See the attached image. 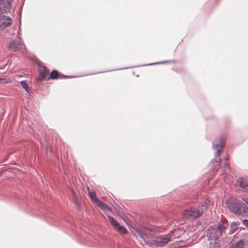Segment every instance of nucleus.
<instances>
[{"label": "nucleus", "instance_id": "f257e3e1", "mask_svg": "<svg viewBox=\"0 0 248 248\" xmlns=\"http://www.w3.org/2000/svg\"><path fill=\"white\" fill-rule=\"evenodd\" d=\"M213 148L216 150L215 158L213 159L209 163L211 170L214 172H217L220 168L221 161L219 157L220 153L223 148V141L221 137H218L213 142Z\"/></svg>", "mask_w": 248, "mask_h": 248}, {"label": "nucleus", "instance_id": "f03ea898", "mask_svg": "<svg viewBox=\"0 0 248 248\" xmlns=\"http://www.w3.org/2000/svg\"><path fill=\"white\" fill-rule=\"evenodd\" d=\"M226 227L227 225L224 223L209 226L207 232L208 239L210 240L219 241V238Z\"/></svg>", "mask_w": 248, "mask_h": 248}, {"label": "nucleus", "instance_id": "7ed1b4c3", "mask_svg": "<svg viewBox=\"0 0 248 248\" xmlns=\"http://www.w3.org/2000/svg\"><path fill=\"white\" fill-rule=\"evenodd\" d=\"M227 207L236 215L241 214V208L244 202L236 199H231L227 202Z\"/></svg>", "mask_w": 248, "mask_h": 248}, {"label": "nucleus", "instance_id": "20e7f679", "mask_svg": "<svg viewBox=\"0 0 248 248\" xmlns=\"http://www.w3.org/2000/svg\"><path fill=\"white\" fill-rule=\"evenodd\" d=\"M206 210V205L199 206L197 208L192 207L186 210L187 217L191 218H196L202 215L203 211Z\"/></svg>", "mask_w": 248, "mask_h": 248}, {"label": "nucleus", "instance_id": "39448f33", "mask_svg": "<svg viewBox=\"0 0 248 248\" xmlns=\"http://www.w3.org/2000/svg\"><path fill=\"white\" fill-rule=\"evenodd\" d=\"M170 237L168 235L161 236L157 237L155 240L151 241L149 243V246L151 247H162L166 245L170 241Z\"/></svg>", "mask_w": 248, "mask_h": 248}, {"label": "nucleus", "instance_id": "423d86ee", "mask_svg": "<svg viewBox=\"0 0 248 248\" xmlns=\"http://www.w3.org/2000/svg\"><path fill=\"white\" fill-rule=\"evenodd\" d=\"M25 48V45L20 41L11 40L8 45V49L13 51H22Z\"/></svg>", "mask_w": 248, "mask_h": 248}, {"label": "nucleus", "instance_id": "0eeeda50", "mask_svg": "<svg viewBox=\"0 0 248 248\" xmlns=\"http://www.w3.org/2000/svg\"><path fill=\"white\" fill-rule=\"evenodd\" d=\"M137 234L138 236L143 240L146 245L149 246V243L151 241L149 239V235L150 234V231L145 228L141 229L140 230L137 231Z\"/></svg>", "mask_w": 248, "mask_h": 248}, {"label": "nucleus", "instance_id": "6e6552de", "mask_svg": "<svg viewBox=\"0 0 248 248\" xmlns=\"http://www.w3.org/2000/svg\"><path fill=\"white\" fill-rule=\"evenodd\" d=\"M35 63L39 67V76L37 78V80L39 81H42L45 79L47 77L48 73V70L46 69V66L41 65V62L39 60H36L35 61Z\"/></svg>", "mask_w": 248, "mask_h": 248}, {"label": "nucleus", "instance_id": "1a4fd4ad", "mask_svg": "<svg viewBox=\"0 0 248 248\" xmlns=\"http://www.w3.org/2000/svg\"><path fill=\"white\" fill-rule=\"evenodd\" d=\"M12 0H0V14L9 12L11 8Z\"/></svg>", "mask_w": 248, "mask_h": 248}, {"label": "nucleus", "instance_id": "9d476101", "mask_svg": "<svg viewBox=\"0 0 248 248\" xmlns=\"http://www.w3.org/2000/svg\"><path fill=\"white\" fill-rule=\"evenodd\" d=\"M12 19L9 16L0 15V29L3 30L12 24Z\"/></svg>", "mask_w": 248, "mask_h": 248}, {"label": "nucleus", "instance_id": "9b49d317", "mask_svg": "<svg viewBox=\"0 0 248 248\" xmlns=\"http://www.w3.org/2000/svg\"><path fill=\"white\" fill-rule=\"evenodd\" d=\"M98 207H99L101 210L106 211H109L110 212H112V209L108 206L107 204L104 203L102 201H99V202L96 204Z\"/></svg>", "mask_w": 248, "mask_h": 248}, {"label": "nucleus", "instance_id": "f8f14e48", "mask_svg": "<svg viewBox=\"0 0 248 248\" xmlns=\"http://www.w3.org/2000/svg\"><path fill=\"white\" fill-rule=\"evenodd\" d=\"M239 186L242 188L247 190L248 189V181L244 180L243 178H239L237 180Z\"/></svg>", "mask_w": 248, "mask_h": 248}, {"label": "nucleus", "instance_id": "ddd939ff", "mask_svg": "<svg viewBox=\"0 0 248 248\" xmlns=\"http://www.w3.org/2000/svg\"><path fill=\"white\" fill-rule=\"evenodd\" d=\"M244 245L245 240L244 239H241L236 243H232L229 248H243Z\"/></svg>", "mask_w": 248, "mask_h": 248}, {"label": "nucleus", "instance_id": "4468645a", "mask_svg": "<svg viewBox=\"0 0 248 248\" xmlns=\"http://www.w3.org/2000/svg\"><path fill=\"white\" fill-rule=\"evenodd\" d=\"M239 225V222H233L231 225L229 233L232 234L234 233V232L238 229Z\"/></svg>", "mask_w": 248, "mask_h": 248}, {"label": "nucleus", "instance_id": "2eb2a0df", "mask_svg": "<svg viewBox=\"0 0 248 248\" xmlns=\"http://www.w3.org/2000/svg\"><path fill=\"white\" fill-rule=\"evenodd\" d=\"M88 195L92 202L95 204H96L100 201V200L96 197L95 193L94 192H89Z\"/></svg>", "mask_w": 248, "mask_h": 248}, {"label": "nucleus", "instance_id": "dca6fc26", "mask_svg": "<svg viewBox=\"0 0 248 248\" xmlns=\"http://www.w3.org/2000/svg\"><path fill=\"white\" fill-rule=\"evenodd\" d=\"M60 76L59 73L56 70H53L51 72L49 76L48 77L47 79H57L59 78V76Z\"/></svg>", "mask_w": 248, "mask_h": 248}, {"label": "nucleus", "instance_id": "f3484780", "mask_svg": "<svg viewBox=\"0 0 248 248\" xmlns=\"http://www.w3.org/2000/svg\"><path fill=\"white\" fill-rule=\"evenodd\" d=\"M219 241L212 240L210 242L207 248H219Z\"/></svg>", "mask_w": 248, "mask_h": 248}, {"label": "nucleus", "instance_id": "a211bd4d", "mask_svg": "<svg viewBox=\"0 0 248 248\" xmlns=\"http://www.w3.org/2000/svg\"><path fill=\"white\" fill-rule=\"evenodd\" d=\"M108 218L109 222L114 228L118 226L119 223L116 219H115L114 218H113V217L109 215L108 216Z\"/></svg>", "mask_w": 248, "mask_h": 248}, {"label": "nucleus", "instance_id": "6ab92c4d", "mask_svg": "<svg viewBox=\"0 0 248 248\" xmlns=\"http://www.w3.org/2000/svg\"><path fill=\"white\" fill-rule=\"evenodd\" d=\"M115 228L117 229L118 231L120 233L126 234L127 232V229L125 227L120 226L119 224H118Z\"/></svg>", "mask_w": 248, "mask_h": 248}, {"label": "nucleus", "instance_id": "aec40b11", "mask_svg": "<svg viewBox=\"0 0 248 248\" xmlns=\"http://www.w3.org/2000/svg\"><path fill=\"white\" fill-rule=\"evenodd\" d=\"M20 84L22 86V87L24 89L26 92H29V90L30 89L28 84L26 82V81L24 80H22L20 81Z\"/></svg>", "mask_w": 248, "mask_h": 248}, {"label": "nucleus", "instance_id": "412c9836", "mask_svg": "<svg viewBox=\"0 0 248 248\" xmlns=\"http://www.w3.org/2000/svg\"><path fill=\"white\" fill-rule=\"evenodd\" d=\"M224 159H226V161L224 162V171L225 172H227L230 170V167L229 163L227 161L228 158V157H224Z\"/></svg>", "mask_w": 248, "mask_h": 248}, {"label": "nucleus", "instance_id": "4be33fe9", "mask_svg": "<svg viewBox=\"0 0 248 248\" xmlns=\"http://www.w3.org/2000/svg\"><path fill=\"white\" fill-rule=\"evenodd\" d=\"M242 213L246 216H248V207L244 203V206H242L241 208V213Z\"/></svg>", "mask_w": 248, "mask_h": 248}, {"label": "nucleus", "instance_id": "5701e85b", "mask_svg": "<svg viewBox=\"0 0 248 248\" xmlns=\"http://www.w3.org/2000/svg\"><path fill=\"white\" fill-rule=\"evenodd\" d=\"M170 61H162L155 63H149V64H143L141 66H145V65H154V64H163V63H167L170 62Z\"/></svg>", "mask_w": 248, "mask_h": 248}, {"label": "nucleus", "instance_id": "b1692460", "mask_svg": "<svg viewBox=\"0 0 248 248\" xmlns=\"http://www.w3.org/2000/svg\"><path fill=\"white\" fill-rule=\"evenodd\" d=\"M210 201L207 199L204 202V203H203L202 204V205H206V209L207 208V207L208 206V205H209L210 204Z\"/></svg>", "mask_w": 248, "mask_h": 248}, {"label": "nucleus", "instance_id": "393cba45", "mask_svg": "<svg viewBox=\"0 0 248 248\" xmlns=\"http://www.w3.org/2000/svg\"><path fill=\"white\" fill-rule=\"evenodd\" d=\"M243 224L247 227H248V220L244 219L243 220Z\"/></svg>", "mask_w": 248, "mask_h": 248}, {"label": "nucleus", "instance_id": "a878e982", "mask_svg": "<svg viewBox=\"0 0 248 248\" xmlns=\"http://www.w3.org/2000/svg\"><path fill=\"white\" fill-rule=\"evenodd\" d=\"M138 66H131V67H127L119 68V69H117V70H122V69H128V68H130L136 67H138Z\"/></svg>", "mask_w": 248, "mask_h": 248}, {"label": "nucleus", "instance_id": "bb28decb", "mask_svg": "<svg viewBox=\"0 0 248 248\" xmlns=\"http://www.w3.org/2000/svg\"><path fill=\"white\" fill-rule=\"evenodd\" d=\"M67 77H68L67 76H65L64 75H60V76H59V78H66Z\"/></svg>", "mask_w": 248, "mask_h": 248}, {"label": "nucleus", "instance_id": "cd10ccee", "mask_svg": "<svg viewBox=\"0 0 248 248\" xmlns=\"http://www.w3.org/2000/svg\"><path fill=\"white\" fill-rule=\"evenodd\" d=\"M243 200L245 202L248 204V197L246 198H243Z\"/></svg>", "mask_w": 248, "mask_h": 248}, {"label": "nucleus", "instance_id": "c85d7f7f", "mask_svg": "<svg viewBox=\"0 0 248 248\" xmlns=\"http://www.w3.org/2000/svg\"><path fill=\"white\" fill-rule=\"evenodd\" d=\"M113 70H108V71H112ZM105 72H108V71H106Z\"/></svg>", "mask_w": 248, "mask_h": 248}, {"label": "nucleus", "instance_id": "c756f323", "mask_svg": "<svg viewBox=\"0 0 248 248\" xmlns=\"http://www.w3.org/2000/svg\"><path fill=\"white\" fill-rule=\"evenodd\" d=\"M102 72H98V73H101Z\"/></svg>", "mask_w": 248, "mask_h": 248}]
</instances>
